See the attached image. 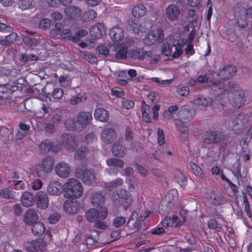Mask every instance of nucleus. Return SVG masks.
<instances>
[{"mask_svg":"<svg viewBox=\"0 0 252 252\" xmlns=\"http://www.w3.org/2000/svg\"><path fill=\"white\" fill-rule=\"evenodd\" d=\"M54 164L55 160L53 157H46L42 160V166L40 167L41 169L37 172L38 176H43V172L46 173L50 172L53 169Z\"/></svg>","mask_w":252,"mask_h":252,"instance_id":"4468645a","label":"nucleus"},{"mask_svg":"<svg viewBox=\"0 0 252 252\" xmlns=\"http://www.w3.org/2000/svg\"><path fill=\"white\" fill-rule=\"evenodd\" d=\"M228 140V135L225 132L217 129L207 131L204 135L203 142L207 145L214 144L220 148L225 147Z\"/></svg>","mask_w":252,"mask_h":252,"instance_id":"f257e3e1","label":"nucleus"},{"mask_svg":"<svg viewBox=\"0 0 252 252\" xmlns=\"http://www.w3.org/2000/svg\"><path fill=\"white\" fill-rule=\"evenodd\" d=\"M63 186L58 181L53 182L49 184L47 188V192L53 195H59L62 192Z\"/></svg>","mask_w":252,"mask_h":252,"instance_id":"a878e982","label":"nucleus"},{"mask_svg":"<svg viewBox=\"0 0 252 252\" xmlns=\"http://www.w3.org/2000/svg\"><path fill=\"white\" fill-rule=\"evenodd\" d=\"M25 249L29 252H40L46 248V243L41 238L32 241H27L24 243Z\"/></svg>","mask_w":252,"mask_h":252,"instance_id":"9b49d317","label":"nucleus"},{"mask_svg":"<svg viewBox=\"0 0 252 252\" xmlns=\"http://www.w3.org/2000/svg\"><path fill=\"white\" fill-rule=\"evenodd\" d=\"M13 191L11 189L6 188L0 190V198L5 199H12L14 198Z\"/></svg>","mask_w":252,"mask_h":252,"instance_id":"a19ab883","label":"nucleus"},{"mask_svg":"<svg viewBox=\"0 0 252 252\" xmlns=\"http://www.w3.org/2000/svg\"><path fill=\"white\" fill-rule=\"evenodd\" d=\"M88 34V32L85 30H80L73 35L71 31L69 29H65L63 30L60 32V34L62 38L77 43L80 41L81 38L85 36Z\"/></svg>","mask_w":252,"mask_h":252,"instance_id":"6e6552de","label":"nucleus"},{"mask_svg":"<svg viewBox=\"0 0 252 252\" xmlns=\"http://www.w3.org/2000/svg\"><path fill=\"white\" fill-rule=\"evenodd\" d=\"M19 7L23 10H28L33 8L35 5L36 2L34 0H17Z\"/></svg>","mask_w":252,"mask_h":252,"instance_id":"f704fd0d","label":"nucleus"},{"mask_svg":"<svg viewBox=\"0 0 252 252\" xmlns=\"http://www.w3.org/2000/svg\"><path fill=\"white\" fill-rule=\"evenodd\" d=\"M172 49L168 43H165L162 46V54L166 56L171 55Z\"/></svg>","mask_w":252,"mask_h":252,"instance_id":"052dcab7","label":"nucleus"},{"mask_svg":"<svg viewBox=\"0 0 252 252\" xmlns=\"http://www.w3.org/2000/svg\"><path fill=\"white\" fill-rule=\"evenodd\" d=\"M234 120L236 122L244 124V126H246L248 122L247 116L244 114H239L237 116Z\"/></svg>","mask_w":252,"mask_h":252,"instance_id":"680f3d73","label":"nucleus"},{"mask_svg":"<svg viewBox=\"0 0 252 252\" xmlns=\"http://www.w3.org/2000/svg\"><path fill=\"white\" fill-rule=\"evenodd\" d=\"M56 173L61 178H67L71 171L68 164L63 162L57 164L55 167Z\"/></svg>","mask_w":252,"mask_h":252,"instance_id":"6ab92c4d","label":"nucleus"},{"mask_svg":"<svg viewBox=\"0 0 252 252\" xmlns=\"http://www.w3.org/2000/svg\"><path fill=\"white\" fill-rule=\"evenodd\" d=\"M126 222V218L122 216H117L113 220V225L116 227L123 226Z\"/></svg>","mask_w":252,"mask_h":252,"instance_id":"603ef678","label":"nucleus"},{"mask_svg":"<svg viewBox=\"0 0 252 252\" xmlns=\"http://www.w3.org/2000/svg\"><path fill=\"white\" fill-rule=\"evenodd\" d=\"M63 119V117L61 114H54L51 117V121L55 125L60 124Z\"/></svg>","mask_w":252,"mask_h":252,"instance_id":"0e129e2a","label":"nucleus"},{"mask_svg":"<svg viewBox=\"0 0 252 252\" xmlns=\"http://www.w3.org/2000/svg\"><path fill=\"white\" fill-rule=\"evenodd\" d=\"M97 15L96 12L94 10H89L85 13L84 17H87V21H91L94 19Z\"/></svg>","mask_w":252,"mask_h":252,"instance_id":"69168bd1","label":"nucleus"},{"mask_svg":"<svg viewBox=\"0 0 252 252\" xmlns=\"http://www.w3.org/2000/svg\"><path fill=\"white\" fill-rule=\"evenodd\" d=\"M91 35L94 38H100L105 33L104 24L99 23L93 26L90 31Z\"/></svg>","mask_w":252,"mask_h":252,"instance_id":"4be33fe9","label":"nucleus"},{"mask_svg":"<svg viewBox=\"0 0 252 252\" xmlns=\"http://www.w3.org/2000/svg\"><path fill=\"white\" fill-rule=\"evenodd\" d=\"M149 99L152 103H157L160 99L159 95L155 92L150 93L147 95Z\"/></svg>","mask_w":252,"mask_h":252,"instance_id":"13d9d810","label":"nucleus"},{"mask_svg":"<svg viewBox=\"0 0 252 252\" xmlns=\"http://www.w3.org/2000/svg\"><path fill=\"white\" fill-rule=\"evenodd\" d=\"M64 12L66 16L70 18L79 16L82 14L81 9L75 6H70L64 9Z\"/></svg>","mask_w":252,"mask_h":252,"instance_id":"c756f323","label":"nucleus"},{"mask_svg":"<svg viewBox=\"0 0 252 252\" xmlns=\"http://www.w3.org/2000/svg\"><path fill=\"white\" fill-rule=\"evenodd\" d=\"M61 216L57 213H53L49 217V221L50 223L54 224L56 223L60 219Z\"/></svg>","mask_w":252,"mask_h":252,"instance_id":"774afa93","label":"nucleus"},{"mask_svg":"<svg viewBox=\"0 0 252 252\" xmlns=\"http://www.w3.org/2000/svg\"><path fill=\"white\" fill-rule=\"evenodd\" d=\"M246 126L244 124L239 123L234 121L233 130L237 134L241 133L246 128Z\"/></svg>","mask_w":252,"mask_h":252,"instance_id":"5fc2aeb1","label":"nucleus"},{"mask_svg":"<svg viewBox=\"0 0 252 252\" xmlns=\"http://www.w3.org/2000/svg\"><path fill=\"white\" fill-rule=\"evenodd\" d=\"M138 218V213L136 211H134L127 222L129 223H132L134 227L136 228L138 231H144L147 229V226L146 225L145 222L143 220L139 219Z\"/></svg>","mask_w":252,"mask_h":252,"instance_id":"f3484780","label":"nucleus"},{"mask_svg":"<svg viewBox=\"0 0 252 252\" xmlns=\"http://www.w3.org/2000/svg\"><path fill=\"white\" fill-rule=\"evenodd\" d=\"M92 114L88 112H81L77 115L75 122H73V128H83L91 123Z\"/></svg>","mask_w":252,"mask_h":252,"instance_id":"0eeeda50","label":"nucleus"},{"mask_svg":"<svg viewBox=\"0 0 252 252\" xmlns=\"http://www.w3.org/2000/svg\"><path fill=\"white\" fill-rule=\"evenodd\" d=\"M208 84L211 88L210 94L215 97L223 94L225 92H228L229 87L227 88L226 85L219 81L211 80Z\"/></svg>","mask_w":252,"mask_h":252,"instance_id":"1a4fd4ad","label":"nucleus"},{"mask_svg":"<svg viewBox=\"0 0 252 252\" xmlns=\"http://www.w3.org/2000/svg\"><path fill=\"white\" fill-rule=\"evenodd\" d=\"M64 196L69 198H78L83 193L84 189L81 183L76 179H68L64 185Z\"/></svg>","mask_w":252,"mask_h":252,"instance_id":"f03ea898","label":"nucleus"},{"mask_svg":"<svg viewBox=\"0 0 252 252\" xmlns=\"http://www.w3.org/2000/svg\"><path fill=\"white\" fill-rule=\"evenodd\" d=\"M92 204L95 207H101L105 201V197L101 192L94 193L91 198Z\"/></svg>","mask_w":252,"mask_h":252,"instance_id":"cd10ccee","label":"nucleus"},{"mask_svg":"<svg viewBox=\"0 0 252 252\" xmlns=\"http://www.w3.org/2000/svg\"><path fill=\"white\" fill-rule=\"evenodd\" d=\"M208 226L210 229H215L217 232L221 230L220 226L219 225L217 221L214 219H211L208 222Z\"/></svg>","mask_w":252,"mask_h":252,"instance_id":"4d7b16f0","label":"nucleus"},{"mask_svg":"<svg viewBox=\"0 0 252 252\" xmlns=\"http://www.w3.org/2000/svg\"><path fill=\"white\" fill-rule=\"evenodd\" d=\"M11 33L5 37V39L0 40V44L2 46H8L14 43L16 40L17 34L16 32H10Z\"/></svg>","mask_w":252,"mask_h":252,"instance_id":"e433bc0d","label":"nucleus"},{"mask_svg":"<svg viewBox=\"0 0 252 252\" xmlns=\"http://www.w3.org/2000/svg\"><path fill=\"white\" fill-rule=\"evenodd\" d=\"M117 133L112 128H105L100 133V138L103 142L106 144H111L117 138Z\"/></svg>","mask_w":252,"mask_h":252,"instance_id":"ddd939ff","label":"nucleus"},{"mask_svg":"<svg viewBox=\"0 0 252 252\" xmlns=\"http://www.w3.org/2000/svg\"><path fill=\"white\" fill-rule=\"evenodd\" d=\"M86 99V96L81 94H78L77 95L72 96L70 100L71 104L75 105L78 103L82 102Z\"/></svg>","mask_w":252,"mask_h":252,"instance_id":"09e8293b","label":"nucleus"},{"mask_svg":"<svg viewBox=\"0 0 252 252\" xmlns=\"http://www.w3.org/2000/svg\"><path fill=\"white\" fill-rule=\"evenodd\" d=\"M123 141V138H120L118 139L117 142L113 145L112 147V152L115 157L123 158L126 154V148L120 144Z\"/></svg>","mask_w":252,"mask_h":252,"instance_id":"412c9836","label":"nucleus"},{"mask_svg":"<svg viewBox=\"0 0 252 252\" xmlns=\"http://www.w3.org/2000/svg\"><path fill=\"white\" fill-rule=\"evenodd\" d=\"M175 125L181 133L187 134L188 132V127L180 120H176Z\"/></svg>","mask_w":252,"mask_h":252,"instance_id":"864d4df0","label":"nucleus"},{"mask_svg":"<svg viewBox=\"0 0 252 252\" xmlns=\"http://www.w3.org/2000/svg\"><path fill=\"white\" fill-rule=\"evenodd\" d=\"M36 204L38 208L44 210L48 208L49 199L47 193L42 191H38L35 196Z\"/></svg>","mask_w":252,"mask_h":252,"instance_id":"2eb2a0df","label":"nucleus"},{"mask_svg":"<svg viewBox=\"0 0 252 252\" xmlns=\"http://www.w3.org/2000/svg\"><path fill=\"white\" fill-rule=\"evenodd\" d=\"M109 35L113 41L119 42L123 39L124 31L121 28L115 26L110 30Z\"/></svg>","mask_w":252,"mask_h":252,"instance_id":"393cba45","label":"nucleus"},{"mask_svg":"<svg viewBox=\"0 0 252 252\" xmlns=\"http://www.w3.org/2000/svg\"><path fill=\"white\" fill-rule=\"evenodd\" d=\"M114 50L117 51L115 54V57L117 59H126L128 56V52L126 47H122L117 49L114 46Z\"/></svg>","mask_w":252,"mask_h":252,"instance_id":"c03bdc74","label":"nucleus"},{"mask_svg":"<svg viewBox=\"0 0 252 252\" xmlns=\"http://www.w3.org/2000/svg\"><path fill=\"white\" fill-rule=\"evenodd\" d=\"M152 54L151 51H146L143 48L129 49L128 57L132 60H143L145 58L150 57Z\"/></svg>","mask_w":252,"mask_h":252,"instance_id":"f8f14e48","label":"nucleus"},{"mask_svg":"<svg viewBox=\"0 0 252 252\" xmlns=\"http://www.w3.org/2000/svg\"><path fill=\"white\" fill-rule=\"evenodd\" d=\"M147 11L146 7L142 4L134 6L132 9V14L135 18L144 16Z\"/></svg>","mask_w":252,"mask_h":252,"instance_id":"473e14b6","label":"nucleus"},{"mask_svg":"<svg viewBox=\"0 0 252 252\" xmlns=\"http://www.w3.org/2000/svg\"><path fill=\"white\" fill-rule=\"evenodd\" d=\"M229 101L235 108H240L245 102L244 93L238 85L233 82H229Z\"/></svg>","mask_w":252,"mask_h":252,"instance_id":"7ed1b4c3","label":"nucleus"},{"mask_svg":"<svg viewBox=\"0 0 252 252\" xmlns=\"http://www.w3.org/2000/svg\"><path fill=\"white\" fill-rule=\"evenodd\" d=\"M180 9L174 4H170L165 9V14L167 19L171 21L177 20L180 14Z\"/></svg>","mask_w":252,"mask_h":252,"instance_id":"dca6fc26","label":"nucleus"},{"mask_svg":"<svg viewBox=\"0 0 252 252\" xmlns=\"http://www.w3.org/2000/svg\"><path fill=\"white\" fill-rule=\"evenodd\" d=\"M127 29L129 31H131L133 33L138 35L143 33L142 23L139 20L131 18L127 21Z\"/></svg>","mask_w":252,"mask_h":252,"instance_id":"a211bd4d","label":"nucleus"},{"mask_svg":"<svg viewBox=\"0 0 252 252\" xmlns=\"http://www.w3.org/2000/svg\"><path fill=\"white\" fill-rule=\"evenodd\" d=\"M175 179L180 186L184 188L187 184V177L182 172H177L175 174Z\"/></svg>","mask_w":252,"mask_h":252,"instance_id":"37998d69","label":"nucleus"},{"mask_svg":"<svg viewBox=\"0 0 252 252\" xmlns=\"http://www.w3.org/2000/svg\"><path fill=\"white\" fill-rule=\"evenodd\" d=\"M94 116L99 121L106 122L108 120L109 112L104 108H99L95 110Z\"/></svg>","mask_w":252,"mask_h":252,"instance_id":"c85d7f7f","label":"nucleus"},{"mask_svg":"<svg viewBox=\"0 0 252 252\" xmlns=\"http://www.w3.org/2000/svg\"><path fill=\"white\" fill-rule=\"evenodd\" d=\"M22 40L24 44L29 47L36 46L38 43V39L24 34L22 35Z\"/></svg>","mask_w":252,"mask_h":252,"instance_id":"ea45409f","label":"nucleus"},{"mask_svg":"<svg viewBox=\"0 0 252 252\" xmlns=\"http://www.w3.org/2000/svg\"><path fill=\"white\" fill-rule=\"evenodd\" d=\"M81 57L90 63H96L98 62L97 58L93 54L81 52Z\"/></svg>","mask_w":252,"mask_h":252,"instance_id":"3c124183","label":"nucleus"},{"mask_svg":"<svg viewBox=\"0 0 252 252\" xmlns=\"http://www.w3.org/2000/svg\"><path fill=\"white\" fill-rule=\"evenodd\" d=\"M106 164L110 167L114 168H116V171H114V173L117 172V168H122L124 166L125 163L123 160L116 158H112L107 159L106 161ZM115 170V169H114Z\"/></svg>","mask_w":252,"mask_h":252,"instance_id":"2f4dec72","label":"nucleus"},{"mask_svg":"<svg viewBox=\"0 0 252 252\" xmlns=\"http://www.w3.org/2000/svg\"><path fill=\"white\" fill-rule=\"evenodd\" d=\"M14 189L16 190H23L25 189L26 184L22 180H13Z\"/></svg>","mask_w":252,"mask_h":252,"instance_id":"bf43d9fd","label":"nucleus"},{"mask_svg":"<svg viewBox=\"0 0 252 252\" xmlns=\"http://www.w3.org/2000/svg\"><path fill=\"white\" fill-rule=\"evenodd\" d=\"M195 102L198 105L207 107L212 104V99L210 97H205L201 96L196 97Z\"/></svg>","mask_w":252,"mask_h":252,"instance_id":"79ce46f5","label":"nucleus"},{"mask_svg":"<svg viewBox=\"0 0 252 252\" xmlns=\"http://www.w3.org/2000/svg\"><path fill=\"white\" fill-rule=\"evenodd\" d=\"M54 148L51 141L48 139L44 140L39 145L40 150L43 153L54 151Z\"/></svg>","mask_w":252,"mask_h":252,"instance_id":"c9c22d12","label":"nucleus"},{"mask_svg":"<svg viewBox=\"0 0 252 252\" xmlns=\"http://www.w3.org/2000/svg\"><path fill=\"white\" fill-rule=\"evenodd\" d=\"M87 220L90 222H94L98 219L97 210L94 208H91L86 212Z\"/></svg>","mask_w":252,"mask_h":252,"instance_id":"4c0bfd02","label":"nucleus"},{"mask_svg":"<svg viewBox=\"0 0 252 252\" xmlns=\"http://www.w3.org/2000/svg\"><path fill=\"white\" fill-rule=\"evenodd\" d=\"M237 69L235 66L229 65L224 67L219 73L221 79H228L233 77L236 73Z\"/></svg>","mask_w":252,"mask_h":252,"instance_id":"5701e85b","label":"nucleus"},{"mask_svg":"<svg viewBox=\"0 0 252 252\" xmlns=\"http://www.w3.org/2000/svg\"><path fill=\"white\" fill-rule=\"evenodd\" d=\"M143 104L144 105L143 106L141 109L143 118L145 122L149 123L151 121V119L149 115V113L150 111V107L149 105H146L144 101H143Z\"/></svg>","mask_w":252,"mask_h":252,"instance_id":"8fccbe9b","label":"nucleus"},{"mask_svg":"<svg viewBox=\"0 0 252 252\" xmlns=\"http://www.w3.org/2000/svg\"><path fill=\"white\" fill-rule=\"evenodd\" d=\"M75 175L76 178L81 180L84 184L88 185L94 182L95 179L94 170L82 165L76 167Z\"/></svg>","mask_w":252,"mask_h":252,"instance_id":"20e7f679","label":"nucleus"},{"mask_svg":"<svg viewBox=\"0 0 252 252\" xmlns=\"http://www.w3.org/2000/svg\"><path fill=\"white\" fill-rule=\"evenodd\" d=\"M211 203L215 205L224 204L226 202V199L220 194H214V197L211 198Z\"/></svg>","mask_w":252,"mask_h":252,"instance_id":"de8ad7c7","label":"nucleus"},{"mask_svg":"<svg viewBox=\"0 0 252 252\" xmlns=\"http://www.w3.org/2000/svg\"><path fill=\"white\" fill-rule=\"evenodd\" d=\"M130 192L125 189L120 190L115 195L114 202L117 206H123L125 210L132 202Z\"/></svg>","mask_w":252,"mask_h":252,"instance_id":"39448f33","label":"nucleus"},{"mask_svg":"<svg viewBox=\"0 0 252 252\" xmlns=\"http://www.w3.org/2000/svg\"><path fill=\"white\" fill-rule=\"evenodd\" d=\"M96 52L100 55H103L107 56L109 54L108 48L103 45L98 46L96 49Z\"/></svg>","mask_w":252,"mask_h":252,"instance_id":"e2e57ef3","label":"nucleus"},{"mask_svg":"<svg viewBox=\"0 0 252 252\" xmlns=\"http://www.w3.org/2000/svg\"><path fill=\"white\" fill-rule=\"evenodd\" d=\"M38 219L36 212L32 209H30L24 215L23 221L27 225H32L36 222Z\"/></svg>","mask_w":252,"mask_h":252,"instance_id":"b1692460","label":"nucleus"},{"mask_svg":"<svg viewBox=\"0 0 252 252\" xmlns=\"http://www.w3.org/2000/svg\"><path fill=\"white\" fill-rule=\"evenodd\" d=\"M192 172L196 176L202 178L204 175L203 170L200 166L196 163L190 162L189 163Z\"/></svg>","mask_w":252,"mask_h":252,"instance_id":"49530a36","label":"nucleus"},{"mask_svg":"<svg viewBox=\"0 0 252 252\" xmlns=\"http://www.w3.org/2000/svg\"><path fill=\"white\" fill-rule=\"evenodd\" d=\"M164 39L163 31L161 28L153 30L149 33L144 38L143 42L145 45L151 46L156 42L161 43Z\"/></svg>","mask_w":252,"mask_h":252,"instance_id":"423d86ee","label":"nucleus"},{"mask_svg":"<svg viewBox=\"0 0 252 252\" xmlns=\"http://www.w3.org/2000/svg\"><path fill=\"white\" fill-rule=\"evenodd\" d=\"M180 112L182 113V114L184 116V118L187 120L192 118L195 115L194 109L189 106H183Z\"/></svg>","mask_w":252,"mask_h":252,"instance_id":"58836bf2","label":"nucleus"},{"mask_svg":"<svg viewBox=\"0 0 252 252\" xmlns=\"http://www.w3.org/2000/svg\"><path fill=\"white\" fill-rule=\"evenodd\" d=\"M89 153L90 150L88 147L82 146L75 151L74 158L77 160L84 159Z\"/></svg>","mask_w":252,"mask_h":252,"instance_id":"7c9ffc66","label":"nucleus"},{"mask_svg":"<svg viewBox=\"0 0 252 252\" xmlns=\"http://www.w3.org/2000/svg\"><path fill=\"white\" fill-rule=\"evenodd\" d=\"M32 225V231L34 235L41 236L44 233L45 227L42 222L38 221Z\"/></svg>","mask_w":252,"mask_h":252,"instance_id":"72a5a7b5","label":"nucleus"},{"mask_svg":"<svg viewBox=\"0 0 252 252\" xmlns=\"http://www.w3.org/2000/svg\"><path fill=\"white\" fill-rule=\"evenodd\" d=\"M125 139L127 141L131 140L134 136V133L130 127L127 126L125 129Z\"/></svg>","mask_w":252,"mask_h":252,"instance_id":"338daca9","label":"nucleus"},{"mask_svg":"<svg viewBox=\"0 0 252 252\" xmlns=\"http://www.w3.org/2000/svg\"><path fill=\"white\" fill-rule=\"evenodd\" d=\"M61 143L69 152H73L78 146V141L72 134L63 133L61 137Z\"/></svg>","mask_w":252,"mask_h":252,"instance_id":"9d476101","label":"nucleus"},{"mask_svg":"<svg viewBox=\"0 0 252 252\" xmlns=\"http://www.w3.org/2000/svg\"><path fill=\"white\" fill-rule=\"evenodd\" d=\"M123 184V181L121 178H117L116 180L106 183L105 187L108 189H115Z\"/></svg>","mask_w":252,"mask_h":252,"instance_id":"a18cd8bd","label":"nucleus"},{"mask_svg":"<svg viewBox=\"0 0 252 252\" xmlns=\"http://www.w3.org/2000/svg\"><path fill=\"white\" fill-rule=\"evenodd\" d=\"M98 210H97L98 212V219L101 220H104L107 216L108 215V211L106 208L102 207H98Z\"/></svg>","mask_w":252,"mask_h":252,"instance_id":"6e6d98bb","label":"nucleus"},{"mask_svg":"<svg viewBox=\"0 0 252 252\" xmlns=\"http://www.w3.org/2000/svg\"><path fill=\"white\" fill-rule=\"evenodd\" d=\"M64 210L70 215L77 214L80 209V205L77 201H66L63 204Z\"/></svg>","mask_w":252,"mask_h":252,"instance_id":"aec40b11","label":"nucleus"},{"mask_svg":"<svg viewBox=\"0 0 252 252\" xmlns=\"http://www.w3.org/2000/svg\"><path fill=\"white\" fill-rule=\"evenodd\" d=\"M21 201L24 206L27 207H30L34 204L35 197L32 192L25 191L21 197Z\"/></svg>","mask_w":252,"mask_h":252,"instance_id":"bb28decb","label":"nucleus"}]
</instances>
